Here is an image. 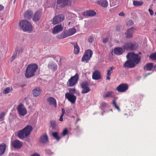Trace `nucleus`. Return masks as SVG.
<instances>
[{
	"instance_id": "obj_51",
	"label": "nucleus",
	"mask_w": 156,
	"mask_h": 156,
	"mask_svg": "<svg viewBox=\"0 0 156 156\" xmlns=\"http://www.w3.org/2000/svg\"><path fill=\"white\" fill-rule=\"evenodd\" d=\"M61 112H62V113H61V115H64L65 114V109L64 108L62 109V110H61Z\"/></svg>"
},
{
	"instance_id": "obj_22",
	"label": "nucleus",
	"mask_w": 156,
	"mask_h": 156,
	"mask_svg": "<svg viewBox=\"0 0 156 156\" xmlns=\"http://www.w3.org/2000/svg\"><path fill=\"white\" fill-rule=\"evenodd\" d=\"M48 67L49 69L51 70L53 72H55L57 70L58 66L57 64L55 62H51L48 64Z\"/></svg>"
},
{
	"instance_id": "obj_48",
	"label": "nucleus",
	"mask_w": 156,
	"mask_h": 156,
	"mask_svg": "<svg viewBox=\"0 0 156 156\" xmlns=\"http://www.w3.org/2000/svg\"><path fill=\"white\" fill-rule=\"evenodd\" d=\"M133 22L132 20H129L127 23V25L130 26L133 25Z\"/></svg>"
},
{
	"instance_id": "obj_47",
	"label": "nucleus",
	"mask_w": 156,
	"mask_h": 156,
	"mask_svg": "<svg viewBox=\"0 0 156 156\" xmlns=\"http://www.w3.org/2000/svg\"><path fill=\"white\" fill-rule=\"evenodd\" d=\"M109 37H106L105 38H104L102 40V42L104 43H106L108 41Z\"/></svg>"
},
{
	"instance_id": "obj_6",
	"label": "nucleus",
	"mask_w": 156,
	"mask_h": 156,
	"mask_svg": "<svg viewBox=\"0 0 156 156\" xmlns=\"http://www.w3.org/2000/svg\"><path fill=\"white\" fill-rule=\"evenodd\" d=\"M79 78V74L76 73L75 75L72 76L67 83V85L69 87H72L75 85L77 83Z\"/></svg>"
},
{
	"instance_id": "obj_44",
	"label": "nucleus",
	"mask_w": 156,
	"mask_h": 156,
	"mask_svg": "<svg viewBox=\"0 0 156 156\" xmlns=\"http://www.w3.org/2000/svg\"><path fill=\"white\" fill-rule=\"evenodd\" d=\"M69 94H74L76 93V89L73 88H70L69 89Z\"/></svg>"
},
{
	"instance_id": "obj_11",
	"label": "nucleus",
	"mask_w": 156,
	"mask_h": 156,
	"mask_svg": "<svg viewBox=\"0 0 156 156\" xmlns=\"http://www.w3.org/2000/svg\"><path fill=\"white\" fill-rule=\"evenodd\" d=\"M57 4L59 5V6L62 8H64L70 5L71 3V0H57Z\"/></svg>"
},
{
	"instance_id": "obj_10",
	"label": "nucleus",
	"mask_w": 156,
	"mask_h": 156,
	"mask_svg": "<svg viewBox=\"0 0 156 156\" xmlns=\"http://www.w3.org/2000/svg\"><path fill=\"white\" fill-rule=\"evenodd\" d=\"M17 110L19 114L22 116H24L27 113V111L26 108L22 104L18 105Z\"/></svg>"
},
{
	"instance_id": "obj_9",
	"label": "nucleus",
	"mask_w": 156,
	"mask_h": 156,
	"mask_svg": "<svg viewBox=\"0 0 156 156\" xmlns=\"http://www.w3.org/2000/svg\"><path fill=\"white\" fill-rule=\"evenodd\" d=\"M89 85L88 82L86 81L83 82L81 83L80 86L82 89L81 92V94L87 93L90 90V89L88 87Z\"/></svg>"
},
{
	"instance_id": "obj_30",
	"label": "nucleus",
	"mask_w": 156,
	"mask_h": 156,
	"mask_svg": "<svg viewBox=\"0 0 156 156\" xmlns=\"http://www.w3.org/2000/svg\"><path fill=\"white\" fill-rule=\"evenodd\" d=\"M153 67L152 63H147L144 67V70L147 71H151L152 70Z\"/></svg>"
},
{
	"instance_id": "obj_36",
	"label": "nucleus",
	"mask_w": 156,
	"mask_h": 156,
	"mask_svg": "<svg viewBox=\"0 0 156 156\" xmlns=\"http://www.w3.org/2000/svg\"><path fill=\"white\" fill-rule=\"evenodd\" d=\"M143 2L142 1H133V5L135 6H141L143 5Z\"/></svg>"
},
{
	"instance_id": "obj_4",
	"label": "nucleus",
	"mask_w": 156,
	"mask_h": 156,
	"mask_svg": "<svg viewBox=\"0 0 156 156\" xmlns=\"http://www.w3.org/2000/svg\"><path fill=\"white\" fill-rule=\"evenodd\" d=\"M126 58L127 59H130L135 66L140 62L141 59L140 56L133 52L128 53L126 55Z\"/></svg>"
},
{
	"instance_id": "obj_8",
	"label": "nucleus",
	"mask_w": 156,
	"mask_h": 156,
	"mask_svg": "<svg viewBox=\"0 0 156 156\" xmlns=\"http://www.w3.org/2000/svg\"><path fill=\"white\" fill-rule=\"evenodd\" d=\"M65 17L64 15L63 14H60L55 16L51 20L52 23L54 25L58 24L64 20Z\"/></svg>"
},
{
	"instance_id": "obj_54",
	"label": "nucleus",
	"mask_w": 156,
	"mask_h": 156,
	"mask_svg": "<svg viewBox=\"0 0 156 156\" xmlns=\"http://www.w3.org/2000/svg\"><path fill=\"white\" fill-rule=\"evenodd\" d=\"M31 156H40V154L37 153H34Z\"/></svg>"
},
{
	"instance_id": "obj_57",
	"label": "nucleus",
	"mask_w": 156,
	"mask_h": 156,
	"mask_svg": "<svg viewBox=\"0 0 156 156\" xmlns=\"http://www.w3.org/2000/svg\"><path fill=\"white\" fill-rule=\"evenodd\" d=\"M80 120V119L79 118H77V119H76V122H78L79 120Z\"/></svg>"
},
{
	"instance_id": "obj_39",
	"label": "nucleus",
	"mask_w": 156,
	"mask_h": 156,
	"mask_svg": "<svg viewBox=\"0 0 156 156\" xmlns=\"http://www.w3.org/2000/svg\"><path fill=\"white\" fill-rule=\"evenodd\" d=\"M12 90V88H10L9 87H8L3 91V93L4 94H7L11 91Z\"/></svg>"
},
{
	"instance_id": "obj_58",
	"label": "nucleus",
	"mask_w": 156,
	"mask_h": 156,
	"mask_svg": "<svg viewBox=\"0 0 156 156\" xmlns=\"http://www.w3.org/2000/svg\"><path fill=\"white\" fill-rule=\"evenodd\" d=\"M151 73H147V74H146V76H147V75H149L150 74H151Z\"/></svg>"
},
{
	"instance_id": "obj_61",
	"label": "nucleus",
	"mask_w": 156,
	"mask_h": 156,
	"mask_svg": "<svg viewBox=\"0 0 156 156\" xmlns=\"http://www.w3.org/2000/svg\"><path fill=\"white\" fill-rule=\"evenodd\" d=\"M52 57L53 58H54V56H52Z\"/></svg>"
},
{
	"instance_id": "obj_14",
	"label": "nucleus",
	"mask_w": 156,
	"mask_h": 156,
	"mask_svg": "<svg viewBox=\"0 0 156 156\" xmlns=\"http://www.w3.org/2000/svg\"><path fill=\"white\" fill-rule=\"evenodd\" d=\"M11 144L13 147L17 149L20 148L23 146L22 142L17 140H15L12 142Z\"/></svg>"
},
{
	"instance_id": "obj_19",
	"label": "nucleus",
	"mask_w": 156,
	"mask_h": 156,
	"mask_svg": "<svg viewBox=\"0 0 156 156\" xmlns=\"http://www.w3.org/2000/svg\"><path fill=\"white\" fill-rule=\"evenodd\" d=\"M126 61L123 64V67L125 68H133L134 67L135 65L132 62L130 59H127Z\"/></svg>"
},
{
	"instance_id": "obj_55",
	"label": "nucleus",
	"mask_w": 156,
	"mask_h": 156,
	"mask_svg": "<svg viewBox=\"0 0 156 156\" xmlns=\"http://www.w3.org/2000/svg\"><path fill=\"white\" fill-rule=\"evenodd\" d=\"M4 9V7L1 5H0V11Z\"/></svg>"
},
{
	"instance_id": "obj_20",
	"label": "nucleus",
	"mask_w": 156,
	"mask_h": 156,
	"mask_svg": "<svg viewBox=\"0 0 156 156\" xmlns=\"http://www.w3.org/2000/svg\"><path fill=\"white\" fill-rule=\"evenodd\" d=\"M42 92L40 87H36L32 91V94L35 97H37L40 95Z\"/></svg>"
},
{
	"instance_id": "obj_27",
	"label": "nucleus",
	"mask_w": 156,
	"mask_h": 156,
	"mask_svg": "<svg viewBox=\"0 0 156 156\" xmlns=\"http://www.w3.org/2000/svg\"><path fill=\"white\" fill-rule=\"evenodd\" d=\"M71 44L73 45L74 46V53L75 54H78L80 50V48L76 42L72 43Z\"/></svg>"
},
{
	"instance_id": "obj_2",
	"label": "nucleus",
	"mask_w": 156,
	"mask_h": 156,
	"mask_svg": "<svg viewBox=\"0 0 156 156\" xmlns=\"http://www.w3.org/2000/svg\"><path fill=\"white\" fill-rule=\"evenodd\" d=\"M38 69V66L36 64H30L29 65L26 69L25 73V76L27 78L33 77L35 75V72Z\"/></svg>"
},
{
	"instance_id": "obj_56",
	"label": "nucleus",
	"mask_w": 156,
	"mask_h": 156,
	"mask_svg": "<svg viewBox=\"0 0 156 156\" xmlns=\"http://www.w3.org/2000/svg\"><path fill=\"white\" fill-rule=\"evenodd\" d=\"M101 105L103 107H105L106 106V104L105 102H103L101 103Z\"/></svg>"
},
{
	"instance_id": "obj_13",
	"label": "nucleus",
	"mask_w": 156,
	"mask_h": 156,
	"mask_svg": "<svg viewBox=\"0 0 156 156\" xmlns=\"http://www.w3.org/2000/svg\"><path fill=\"white\" fill-rule=\"evenodd\" d=\"M65 98L71 103L74 104L76 101V98L75 95L69 93H66L65 94Z\"/></svg>"
},
{
	"instance_id": "obj_15",
	"label": "nucleus",
	"mask_w": 156,
	"mask_h": 156,
	"mask_svg": "<svg viewBox=\"0 0 156 156\" xmlns=\"http://www.w3.org/2000/svg\"><path fill=\"white\" fill-rule=\"evenodd\" d=\"M63 27L61 24H58L55 26L53 28L52 33L53 34H58L62 31Z\"/></svg>"
},
{
	"instance_id": "obj_5",
	"label": "nucleus",
	"mask_w": 156,
	"mask_h": 156,
	"mask_svg": "<svg viewBox=\"0 0 156 156\" xmlns=\"http://www.w3.org/2000/svg\"><path fill=\"white\" fill-rule=\"evenodd\" d=\"M93 54V52L90 49H87L85 51L84 54L81 58L82 62L87 63L90 59Z\"/></svg>"
},
{
	"instance_id": "obj_43",
	"label": "nucleus",
	"mask_w": 156,
	"mask_h": 156,
	"mask_svg": "<svg viewBox=\"0 0 156 156\" xmlns=\"http://www.w3.org/2000/svg\"><path fill=\"white\" fill-rule=\"evenodd\" d=\"M94 41V38L93 36L92 35L90 36L88 39V41L90 43H92Z\"/></svg>"
},
{
	"instance_id": "obj_45",
	"label": "nucleus",
	"mask_w": 156,
	"mask_h": 156,
	"mask_svg": "<svg viewBox=\"0 0 156 156\" xmlns=\"http://www.w3.org/2000/svg\"><path fill=\"white\" fill-rule=\"evenodd\" d=\"M5 115V113L4 112H2L0 113V121L3 120V118Z\"/></svg>"
},
{
	"instance_id": "obj_3",
	"label": "nucleus",
	"mask_w": 156,
	"mask_h": 156,
	"mask_svg": "<svg viewBox=\"0 0 156 156\" xmlns=\"http://www.w3.org/2000/svg\"><path fill=\"white\" fill-rule=\"evenodd\" d=\"M19 25L21 29L25 32L30 33L33 30L32 25L27 20H23L20 21Z\"/></svg>"
},
{
	"instance_id": "obj_41",
	"label": "nucleus",
	"mask_w": 156,
	"mask_h": 156,
	"mask_svg": "<svg viewBox=\"0 0 156 156\" xmlns=\"http://www.w3.org/2000/svg\"><path fill=\"white\" fill-rule=\"evenodd\" d=\"M149 58L153 60H156V52L151 54L150 55Z\"/></svg>"
},
{
	"instance_id": "obj_1",
	"label": "nucleus",
	"mask_w": 156,
	"mask_h": 156,
	"mask_svg": "<svg viewBox=\"0 0 156 156\" xmlns=\"http://www.w3.org/2000/svg\"><path fill=\"white\" fill-rule=\"evenodd\" d=\"M33 130V127L31 126L27 125L23 129L18 131L17 136L20 139H24L30 134Z\"/></svg>"
},
{
	"instance_id": "obj_12",
	"label": "nucleus",
	"mask_w": 156,
	"mask_h": 156,
	"mask_svg": "<svg viewBox=\"0 0 156 156\" xmlns=\"http://www.w3.org/2000/svg\"><path fill=\"white\" fill-rule=\"evenodd\" d=\"M128 85L127 84L122 83L119 85L116 88V90L119 92H123L128 89Z\"/></svg>"
},
{
	"instance_id": "obj_7",
	"label": "nucleus",
	"mask_w": 156,
	"mask_h": 156,
	"mask_svg": "<svg viewBox=\"0 0 156 156\" xmlns=\"http://www.w3.org/2000/svg\"><path fill=\"white\" fill-rule=\"evenodd\" d=\"M123 48L125 50L133 51L136 49L138 46L136 44L129 42L125 43L123 45Z\"/></svg>"
},
{
	"instance_id": "obj_28",
	"label": "nucleus",
	"mask_w": 156,
	"mask_h": 156,
	"mask_svg": "<svg viewBox=\"0 0 156 156\" xmlns=\"http://www.w3.org/2000/svg\"><path fill=\"white\" fill-rule=\"evenodd\" d=\"M68 37L72 36L76 32V29L74 27L70 28L66 31Z\"/></svg>"
},
{
	"instance_id": "obj_42",
	"label": "nucleus",
	"mask_w": 156,
	"mask_h": 156,
	"mask_svg": "<svg viewBox=\"0 0 156 156\" xmlns=\"http://www.w3.org/2000/svg\"><path fill=\"white\" fill-rule=\"evenodd\" d=\"M17 52H15L12 56L10 58L9 61L12 62L16 57Z\"/></svg>"
},
{
	"instance_id": "obj_18",
	"label": "nucleus",
	"mask_w": 156,
	"mask_h": 156,
	"mask_svg": "<svg viewBox=\"0 0 156 156\" xmlns=\"http://www.w3.org/2000/svg\"><path fill=\"white\" fill-rule=\"evenodd\" d=\"M41 12L40 11H37L34 14L33 17V20L34 21H37L40 20L41 17Z\"/></svg>"
},
{
	"instance_id": "obj_21",
	"label": "nucleus",
	"mask_w": 156,
	"mask_h": 156,
	"mask_svg": "<svg viewBox=\"0 0 156 156\" xmlns=\"http://www.w3.org/2000/svg\"><path fill=\"white\" fill-rule=\"evenodd\" d=\"M134 27H132L126 31V33H125V34L126 35V37L127 38H130L132 37V34L134 32Z\"/></svg>"
},
{
	"instance_id": "obj_38",
	"label": "nucleus",
	"mask_w": 156,
	"mask_h": 156,
	"mask_svg": "<svg viewBox=\"0 0 156 156\" xmlns=\"http://www.w3.org/2000/svg\"><path fill=\"white\" fill-rule=\"evenodd\" d=\"M112 104L115 108L117 109L119 111H120V109L119 107L117 106L116 103V100L113 99L112 101Z\"/></svg>"
},
{
	"instance_id": "obj_31",
	"label": "nucleus",
	"mask_w": 156,
	"mask_h": 156,
	"mask_svg": "<svg viewBox=\"0 0 156 156\" xmlns=\"http://www.w3.org/2000/svg\"><path fill=\"white\" fill-rule=\"evenodd\" d=\"M6 147V144L4 143H2L0 145V156L4 153Z\"/></svg>"
},
{
	"instance_id": "obj_25",
	"label": "nucleus",
	"mask_w": 156,
	"mask_h": 156,
	"mask_svg": "<svg viewBox=\"0 0 156 156\" xmlns=\"http://www.w3.org/2000/svg\"><path fill=\"white\" fill-rule=\"evenodd\" d=\"M33 15V12L32 11L28 10L26 11L24 14V17L25 18L30 19Z\"/></svg>"
},
{
	"instance_id": "obj_29",
	"label": "nucleus",
	"mask_w": 156,
	"mask_h": 156,
	"mask_svg": "<svg viewBox=\"0 0 156 156\" xmlns=\"http://www.w3.org/2000/svg\"><path fill=\"white\" fill-rule=\"evenodd\" d=\"M115 69V68L113 66L110 67L109 69L107 70V76L106 79L107 80H110V76L113 72V70Z\"/></svg>"
},
{
	"instance_id": "obj_59",
	"label": "nucleus",
	"mask_w": 156,
	"mask_h": 156,
	"mask_svg": "<svg viewBox=\"0 0 156 156\" xmlns=\"http://www.w3.org/2000/svg\"><path fill=\"white\" fill-rule=\"evenodd\" d=\"M142 54V53L141 52H139V55H141Z\"/></svg>"
},
{
	"instance_id": "obj_26",
	"label": "nucleus",
	"mask_w": 156,
	"mask_h": 156,
	"mask_svg": "<svg viewBox=\"0 0 156 156\" xmlns=\"http://www.w3.org/2000/svg\"><path fill=\"white\" fill-rule=\"evenodd\" d=\"M96 2L97 4L100 5L103 7H106L108 6V2L107 0H98Z\"/></svg>"
},
{
	"instance_id": "obj_23",
	"label": "nucleus",
	"mask_w": 156,
	"mask_h": 156,
	"mask_svg": "<svg viewBox=\"0 0 156 156\" xmlns=\"http://www.w3.org/2000/svg\"><path fill=\"white\" fill-rule=\"evenodd\" d=\"M47 101L50 105H53L55 108L57 107L56 101L53 97H49L47 99Z\"/></svg>"
},
{
	"instance_id": "obj_46",
	"label": "nucleus",
	"mask_w": 156,
	"mask_h": 156,
	"mask_svg": "<svg viewBox=\"0 0 156 156\" xmlns=\"http://www.w3.org/2000/svg\"><path fill=\"white\" fill-rule=\"evenodd\" d=\"M68 130L67 129H65L63 131L62 135L63 136H65L67 134Z\"/></svg>"
},
{
	"instance_id": "obj_24",
	"label": "nucleus",
	"mask_w": 156,
	"mask_h": 156,
	"mask_svg": "<svg viewBox=\"0 0 156 156\" xmlns=\"http://www.w3.org/2000/svg\"><path fill=\"white\" fill-rule=\"evenodd\" d=\"M39 142L42 144H45L48 141V137L46 134H44L41 136L39 140Z\"/></svg>"
},
{
	"instance_id": "obj_53",
	"label": "nucleus",
	"mask_w": 156,
	"mask_h": 156,
	"mask_svg": "<svg viewBox=\"0 0 156 156\" xmlns=\"http://www.w3.org/2000/svg\"><path fill=\"white\" fill-rule=\"evenodd\" d=\"M64 115H61L59 118V121H63V117Z\"/></svg>"
},
{
	"instance_id": "obj_49",
	"label": "nucleus",
	"mask_w": 156,
	"mask_h": 156,
	"mask_svg": "<svg viewBox=\"0 0 156 156\" xmlns=\"http://www.w3.org/2000/svg\"><path fill=\"white\" fill-rule=\"evenodd\" d=\"M121 28V26L119 25H117L116 27V31H120Z\"/></svg>"
},
{
	"instance_id": "obj_37",
	"label": "nucleus",
	"mask_w": 156,
	"mask_h": 156,
	"mask_svg": "<svg viewBox=\"0 0 156 156\" xmlns=\"http://www.w3.org/2000/svg\"><path fill=\"white\" fill-rule=\"evenodd\" d=\"M50 123L52 128L54 129H55V127L56 125V121L54 120L50 121Z\"/></svg>"
},
{
	"instance_id": "obj_40",
	"label": "nucleus",
	"mask_w": 156,
	"mask_h": 156,
	"mask_svg": "<svg viewBox=\"0 0 156 156\" xmlns=\"http://www.w3.org/2000/svg\"><path fill=\"white\" fill-rule=\"evenodd\" d=\"M24 49L22 47H17L16 49V51L15 52H17V54L18 52L19 53H22Z\"/></svg>"
},
{
	"instance_id": "obj_50",
	"label": "nucleus",
	"mask_w": 156,
	"mask_h": 156,
	"mask_svg": "<svg viewBox=\"0 0 156 156\" xmlns=\"http://www.w3.org/2000/svg\"><path fill=\"white\" fill-rule=\"evenodd\" d=\"M148 10H149V11L150 12V15L151 16H152L154 14V12L151 9H149Z\"/></svg>"
},
{
	"instance_id": "obj_32",
	"label": "nucleus",
	"mask_w": 156,
	"mask_h": 156,
	"mask_svg": "<svg viewBox=\"0 0 156 156\" xmlns=\"http://www.w3.org/2000/svg\"><path fill=\"white\" fill-rule=\"evenodd\" d=\"M67 37H68L67 36L66 32L65 31L63 32L60 34L58 35L57 36V38L58 39H62L65 38Z\"/></svg>"
},
{
	"instance_id": "obj_35",
	"label": "nucleus",
	"mask_w": 156,
	"mask_h": 156,
	"mask_svg": "<svg viewBox=\"0 0 156 156\" xmlns=\"http://www.w3.org/2000/svg\"><path fill=\"white\" fill-rule=\"evenodd\" d=\"M52 136L58 141H59L61 138V136H59L58 133L57 132L52 133Z\"/></svg>"
},
{
	"instance_id": "obj_60",
	"label": "nucleus",
	"mask_w": 156,
	"mask_h": 156,
	"mask_svg": "<svg viewBox=\"0 0 156 156\" xmlns=\"http://www.w3.org/2000/svg\"><path fill=\"white\" fill-rule=\"evenodd\" d=\"M70 23V22H69V23H68V25H69Z\"/></svg>"
},
{
	"instance_id": "obj_16",
	"label": "nucleus",
	"mask_w": 156,
	"mask_h": 156,
	"mask_svg": "<svg viewBox=\"0 0 156 156\" xmlns=\"http://www.w3.org/2000/svg\"><path fill=\"white\" fill-rule=\"evenodd\" d=\"M125 49L122 47H117L114 49L113 51L114 54L120 55L124 52Z\"/></svg>"
},
{
	"instance_id": "obj_17",
	"label": "nucleus",
	"mask_w": 156,
	"mask_h": 156,
	"mask_svg": "<svg viewBox=\"0 0 156 156\" xmlns=\"http://www.w3.org/2000/svg\"><path fill=\"white\" fill-rule=\"evenodd\" d=\"M92 79L95 80H98L101 78V74L99 71L98 70L94 71L92 74Z\"/></svg>"
},
{
	"instance_id": "obj_34",
	"label": "nucleus",
	"mask_w": 156,
	"mask_h": 156,
	"mask_svg": "<svg viewBox=\"0 0 156 156\" xmlns=\"http://www.w3.org/2000/svg\"><path fill=\"white\" fill-rule=\"evenodd\" d=\"M113 92L112 91L107 92L105 95L103 96V97L104 98H111L113 97Z\"/></svg>"
},
{
	"instance_id": "obj_52",
	"label": "nucleus",
	"mask_w": 156,
	"mask_h": 156,
	"mask_svg": "<svg viewBox=\"0 0 156 156\" xmlns=\"http://www.w3.org/2000/svg\"><path fill=\"white\" fill-rule=\"evenodd\" d=\"M119 16H123L125 15V14L123 12H120L119 14Z\"/></svg>"
},
{
	"instance_id": "obj_33",
	"label": "nucleus",
	"mask_w": 156,
	"mask_h": 156,
	"mask_svg": "<svg viewBox=\"0 0 156 156\" xmlns=\"http://www.w3.org/2000/svg\"><path fill=\"white\" fill-rule=\"evenodd\" d=\"M96 14V13L95 11L90 10L86 11V15L87 16H92L95 15Z\"/></svg>"
}]
</instances>
